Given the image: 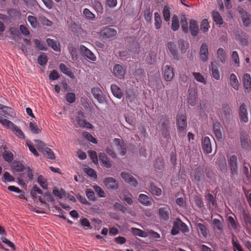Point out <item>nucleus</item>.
Here are the masks:
<instances>
[{
  "instance_id": "nucleus-1",
  "label": "nucleus",
  "mask_w": 251,
  "mask_h": 251,
  "mask_svg": "<svg viewBox=\"0 0 251 251\" xmlns=\"http://www.w3.org/2000/svg\"><path fill=\"white\" fill-rule=\"evenodd\" d=\"M72 120L74 124H75V121H76V125L79 126L86 127L88 129L92 128V125L85 120L83 112L81 111L77 113V115L75 117V120L73 119Z\"/></svg>"
},
{
  "instance_id": "nucleus-2",
  "label": "nucleus",
  "mask_w": 251,
  "mask_h": 251,
  "mask_svg": "<svg viewBox=\"0 0 251 251\" xmlns=\"http://www.w3.org/2000/svg\"><path fill=\"white\" fill-rule=\"evenodd\" d=\"M162 74L166 81H171L174 76L173 68L170 65H165L162 68Z\"/></svg>"
},
{
  "instance_id": "nucleus-3",
  "label": "nucleus",
  "mask_w": 251,
  "mask_h": 251,
  "mask_svg": "<svg viewBox=\"0 0 251 251\" xmlns=\"http://www.w3.org/2000/svg\"><path fill=\"white\" fill-rule=\"evenodd\" d=\"M228 164L230 167L231 173L232 176L237 175V159L235 155L230 156L228 160Z\"/></svg>"
},
{
  "instance_id": "nucleus-4",
  "label": "nucleus",
  "mask_w": 251,
  "mask_h": 251,
  "mask_svg": "<svg viewBox=\"0 0 251 251\" xmlns=\"http://www.w3.org/2000/svg\"><path fill=\"white\" fill-rule=\"evenodd\" d=\"M80 52L87 59L92 61H95L97 60V57L89 49L84 45L80 46Z\"/></svg>"
},
{
  "instance_id": "nucleus-5",
  "label": "nucleus",
  "mask_w": 251,
  "mask_h": 251,
  "mask_svg": "<svg viewBox=\"0 0 251 251\" xmlns=\"http://www.w3.org/2000/svg\"><path fill=\"white\" fill-rule=\"evenodd\" d=\"M208 47L206 43H203L200 50V57L201 60L205 62L208 60Z\"/></svg>"
},
{
  "instance_id": "nucleus-6",
  "label": "nucleus",
  "mask_w": 251,
  "mask_h": 251,
  "mask_svg": "<svg viewBox=\"0 0 251 251\" xmlns=\"http://www.w3.org/2000/svg\"><path fill=\"white\" fill-rule=\"evenodd\" d=\"M240 142L242 148L244 150L251 149V141L247 134H242L241 135Z\"/></svg>"
},
{
  "instance_id": "nucleus-7",
  "label": "nucleus",
  "mask_w": 251,
  "mask_h": 251,
  "mask_svg": "<svg viewBox=\"0 0 251 251\" xmlns=\"http://www.w3.org/2000/svg\"><path fill=\"white\" fill-rule=\"evenodd\" d=\"M239 13L241 15V17L243 25L246 27L250 26L251 25V14H249L247 11L244 10L243 9L240 10L239 11Z\"/></svg>"
},
{
  "instance_id": "nucleus-8",
  "label": "nucleus",
  "mask_w": 251,
  "mask_h": 251,
  "mask_svg": "<svg viewBox=\"0 0 251 251\" xmlns=\"http://www.w3.org/2000/svg\"><path fill=\"white\" fill-rule=\"evenodd\" d=\"M213 131L216 138L218 140H222L223 139L222 131L223 130L221 124L217 122L213 124Z\"/></svg>"
},
{
  "instance_id": "nucleus-9",
  "label": "nucleus",
  "mask_w": 251,
  "mask_h": 251,
  "mask_svg": "<svg viewBox=\"0 0 251 251\" xmlns=\"http://www.w3.org/2000/svg\"><path fill=\"white\" fill-rule=\"evenodd\" d=\"M101 36L105 38H111L114 37L117 34V31L113 28L110 27H105L100 31Z\"/></svg>"
},
{
  "instance_id": "nucleus-10",
  "label": "nucleus",
  "mask_w": 251,
  "mask_h": 251,
  "mask_svg": "<svg viewBox=\"0 0 251 251\" xmlns=\"http://www.w3.org/2000/svg\"><path fill=\"white\" fill-rule=\"evenodd\" d=\"M121 176L125 182L128 183L134 187H136L138 185V182L136 179L131 175L122 172Z\"/></svg>"
},
{
  "instance_id": "nucleus-11",
  "label": "nucleus",
  "mask_w": 251,
  "mask_h": 251,
  "mask_svg": "<svg viewBox=\"0 0 251 251\" xmlns=\"http://www.w3.org/2000/svg\"><path fill=\"white\" fill-rule=\"evenodd\" d=\"M202 149L203 151L207 153H210L212 151V147L210 138L208 137H205L202 140Z\"/></svg>"
},
{
  "instance_id": "nucleus-12",
  "label": "nucleus",
  "mask_w": 251,
  "mask_h": 251,
  "mask_svg": "<svg viewBox=\"0 0 251 251\" xmlns=\"http://www.w3.org/2000/svg\"><path fill=\"white\" fill-rule=\"evenodd\" d=\"M104 183L108 189H117L118 185L115 179L111 177H108L104 180Z\"/></svg>"
},
{
  "instance_id": "nucleus-13",
  "label": "nucleus",
  "mask_w": 251,
  "mask_h": 251,
  "mask_svg": "<svg viewBox=\"0 0 251 251\" xmlns=\"http://www.w3.org/2000/svg\"><path fill=\"white\" fill-rule=\"evenodd\" d=\"M177 125L178 129L181 131H183L187 126L186 117L183 114H179L177 117Z\"/></svg>"
},
{
  "instance_id": "nucleus-14",
  "label": "nucleus",
  "mask_w": 251,
  "mask_h": 251,
  "mask_svg": "<svg viewBox=\"0 0 251 251\" xmlns=\"http://www.w3.org/2000/svg\"><path fill=\"white\" fill-rule=\"evenodd\" d=\"M243 83L246 93H249L251 91V78L250 75L245 74L244 75L243 78Z\"/></svg>"
},
{
  "instance_id": "nucleus-15",
  "label": "nucleus",
  "mask_w": 251,
  "mask_h": 251,
  "mask_svg": "<svg viewBox=\"0 0 251 251\" xmlns=\"http://www.w3.org/2000/svg\"><path fill=\"white\" fill-rule=\"evenodd\" d=\"M167 48L172 55L174 59L178 60L179 56L176 44L172 42H168L167 45Z\"/></svg>"
},
{
  "instance_id": "nucleus-16",
  "label": "nucleus",
  "mask_w": 251,
  "mask_h": 251,
  "mask_svg": "<svg viewBox=\"0 0 251 251\" xmlns=\"http://www.w3.org/2000/svg\"><path fill=\"white\" fill-rule=\"evenodd\" d=\"M158 212L159 215L162 219L165 221L169 220V216L170 215V210L167 205H165L163 207H160L159 209Z\"/></svg>"
},
{
  "instance_id": "nucleus-17",
  "label": "nucleus",
  "mask_w": 251,
  "mask_h": 251,
  "mask_svg": "<svg viewBox=\"0 0 251 251\" xmlns=\"http://www.w3.org/2000/svg\"><path fill=\"white\" fill-rule=\"evenodd\" d=\"M239 115L241 121L244 123L248 122V113L245 104H242L239 109Z\"/></svg>"
},
{
  "instance_id": "nucleus-18",
  "label": "nucleus",
  "mask_w": 251,
  "mask_h": 251,
  "mask_svg": "<svg viewBox=\"0 0 251 251\" xmlns=\"http://www.w3.org/2000/svg\"><path fill=\"white\" fill-rule=\"evenodd\" d=\"M138 201L140 203L146 206L151 205L152 201L151 198L143 194L139 195Z\"/></svg>"
},
{
  "instance_id": "nucleus-19",
  "label": "nucleus",
  "mask_w": 251,
  "mask_h": 251,
  "mask_svg": "<svg viewBox=\"0 0 251 251\" xmlns=\"http://www.w3.org/2000/svg\"><path fill=\"white\" fill-rule=\"evenodd\" d=\"M113 73L116 76L121 78L125 76V70L121 65L116 64L113 67Z\"/></svg>"
},
{
  "instance_id": "nucleus-20",
  "label": "nucleus",
  "mask_w": 251,
  "mask_h": 251,
  "mask_svg": "<svg viewBox=\"0 0 251 251\" xmlns=\"http://www.w3.org/2000/svg\"><path fill=\"white\" fill-rule=\"evenodd\" d=\"M189 28L192 36H196L198 35L199 29L198 23L196 20H190Z\"/></svg>"
},
{
  "instance_id": "nucleus-21",
  "label": "nucleus",
  "mask_w": 251,
  "mask_h": 251,
  "mask_svg": "<svg viewBox=\"0 0 251 251\" xmlns=\"http://www.w3.org/2000/svg\"><path fill=\"white\" fill-rule=\"evenodd\" d=\"M120 198L124 200L125 202L129 205H131L133 203V196L131 193L127 191H124L123 193V196H120Z\"/></svg>"
},
{
  "instance_id": "nucleus-22",
  "label": "nucleus",
  "mask_w": 251,
  "mask_h": 251,
  "mask_svg": "<svg viewBox=\"0 0 251 251\" xmlns=\"http://www.w3.org/2000/svg\"><path fill=\"white\" fill-rule=\"evenodd\" d=\"M91 92L94 98L98 100L99 102H102L103 101L102 92L99 88H93Z\"/></svg>"
},
{
  "instance_id": "nucleus-23",
  "label": "nucleus",
  "mask_w": 251,
  "mask_h": 251,
  "mask_svg": "<svg viewBox=\"0 0 251 251\" xmlns=\"http://www.w3.org/2000/svg\"><path fill=\"white\" fill-rule=\"evenodd\" d=\"M211 71L212 76L216 80H219L220 79V75L218 71V65L216 62H212L211 63Z\"/></svg>"
},
{
  "instance_id": "nucleus-24",
  "label": "nucleus",
  "mask_w": 251,
  "mask_h": 251,
  "mask_svg": "<svg viewBox=\"0 0 251 251\" xmlns=\"http://www.w3.org/2000/svg\"><path fill=\"white\" fill-rule=\"evenodd\" d=\"M229 82L231 86L235 90H238L239 87V82L236 75L232 73L229 76Z\"/></svg>"
},
{
  "instance_id": "nucleus-25",
  "label": "nucleus",
  "mask_w": 251,
  "mask_h": 251,
  "mask_svg": "<svg viewBox=\"0 0 251 251\" xmlns=\"http://www.w3.org/2000/svg\"><path fill=\"white\" fill-rule=\"evenodd\" d=\"M11 167L15 172L18 173H22L26 167L20 162L15 161L12 163Z\"/></svg>"
},
{
  "instance_id": "nucleus-26",
  "label": "nucleus",
  "mask_w": 251,
  "mask_h": 251,
  "mask_svg": "<svg viewBox=\"0 0 251 251\" xmlns=\"http://www.w3.org/2000/svg\"><path fill=\"white\" fill-rule=\"evenodd\" d=\"M175 224L176 227H177L182 232L186 233L189 231L186 225L180 219H177L175 222Z\"/></svg>"
},
{
  "instance_id": "nucleus-27",
  "label": "nucleus",
  "mask_w": 251,
  "mask_h": 251,
  "mask_svg": "<svg viewBox=\"0 0 251 251\" xmlns=\"http://www.w3.org/2000/svg\"><path fill=\"white\" fill-rule=\"evenodd\" d=\"M189 96L188 98V101L189 104L191 106H194L196 104V92L195 90L193 89H189Z\"/></svg>"
},
{
  "instance_id": "nucleus-28",
  "label": "nucleus",
  "mask_w": 251,
  "mask_h": 251,
  "mask_svg": "<svg viewBox=\"0 0 251 251\" xmlns=\"http://www.w3.org/2000/svg\"><path fill=\"white\" fill-rule=\"evenodd\" d=\"M212 17L216 25H221L223 24V20L219 13L215 10L212 12Z\"/></svg>"
},
{
  "instance_id": "nucleus-29",
  "label": "nucleus",
  "mask_w": 251,
  "mask_h": 251,
  "mask_svg": "<svg viewBox=\"0 0 251 251\" xmlns=\"http://www.w3.org/2000/svg\"><path fill=\"white\" fill-rule=\"evenodd\" d=\"M111 90L113 95L118 99H121L123 96V93L121 89L115 84L111 86Z\"/></svg>"
},
{
  "instance_id": "nucleus-30",
  "label": "nucleus",
  "mask_w": 251,
  "mask_h": 251,
  "mask_svg": "<svg viewBox=\"0 0 251 251\" xmlns=\"http://www.w3.org/2000/svg\"><path fill=\"white\" fill-rule=\"evenodd\" d=\"M99 158L106 168H110L111 167L112 165L104 153L100 152L99 153Z\"/></svg>"
},
{
  "instance_id": "nucleus-31",
  "label": "nucleus",
  "mask_w": 251,
  "mask_h": 251,
  "mask_svg": "<svg viewBox=\"0 0 251 251\" xmlns=\"http://www.w3.org/2000/svg\"><path fill=\"white\" fill-rule=\"evenodd\" d=\"M203 176V169L201 166L198 167L195 170L194 179L199 182Z\"/></svg>"
},
{
  "instance_id": "nucleus-32",
  "label": "nucleus",
  "mask_w": 251,
  "mask_h": 251,
  "mask_svg": "<svg viewBox=\"0 0 251 251\" xmlns=\"http://www.w3.org/2000/svg\"><path fill=\"white\" fill-rule=\"evenodd\" d=\"M217 57L223 63H225L226 61V52L224 49L220 48L217 51Z\"/></svg>"
},
{
  "instance_id": "nucleus-33",
  "label": "nucleus",
  "mask_w": 251,
  "mask_h": 251,
  "mask_svg": "<svg viewBox=\"0 0 251 251\" xmlns=\"http://www.w3.org/2000/svg\"><path fill=\"white\" fill-rule=\"evenodd\" d=\"M14 134L20 139H23L25 138V135L22 130L14 124L11 129Z\"/></svg>"
},
{
  "instance_id": "nucleus-34",
  "label": "nucleus",
  "mask_w": 251,
  "mask_h": 251,
  "mask_svg": "<svg viewBox=\"0 0 251 251\" xmlns=\"http://www.w3.org/2000/svg\"><path fill=\"white\" fill-rule=\"evenodd\" d=\"M42 153L49 159L53 160L55 159V155L53 151L48 147L45 148V150L42 152Z\"/></svg>"
},
{
  "instance_id": "nucleus-35",
  "label": "nucleus",
  "mask_w": 251,
  "mask_h": 251,
  "mask_svg": "<svg viewBox=\"0 0 251 251\" xmlns=\"http://www.w3.org/2000/svg\"><path fill=\"white\" fill-rule=\"evenodd\" d=\"M149 190L153 195L159 196L162 194L161 189L153 184H151L149 188Z\"/></svg>"
},
{
  "instance_id": "nucleus-36",
  "label": "nucleus",
  "mask_w": 251,
  "mask_h": 251,
  "mask_svg": "<svg viewBox=\"0 0 251 251\" xmlns=\"http://www.w3.org/2000/svg\"><path fill=\"white\" fill-rule=\"evenodd\" d=\"M46 42L49 46L50 47L55 51H59L60 50V47L58 44L53 39L48 38L46 40Z\"/></svg>"
},
{
  "instance_id": "nucleus-37",
  "label": "nucleus",
  "mask_w": 251,
  "mask_h": 251,
  "mask_svg": "<svg viewBox=\"0 0 251 251\" xmlns=\"http://www.w3.org/2000/svg\"><path fill=\"white\" fill-rule=\"evenodd\" d=\"M171 27L174 31L177 30L179 28V20L176 15H174L172 17Z\"/></svg>"
},
{
  "instance_id": "nucleus-38",
  "label": "nucleus",
  "mask_w": 251,
  "mask_h": 251,
  "mask_svg": "<svg viewBox=\"0 0 251 251\" xmlns=\"http://www.w3.org/2000/svg\"><path fill=\"white\" fill-rule=\"evenodd\" d=\"M162 20L160 14L158 12L154 13V26L156 29H158L161 27Z\"/></svg>"
},
{
  "instance_id": "nucleus-39",
  "label": "nucleus",
  "mask_w": 251,
  "mask_h": 251,
  "mask_svg": "<svg viewBox=\"0 0 251 251\" xmlns=\"http://www.w3.org/2000/svg\"><path fill=\"white\" fill-rule=\"evenodd\" d=\"M2 157L4 160L8 163L11 162L13 160V154L9 151H5Z\"/></svg>"
},
{
  "instance_id": "nucleus-40",
  "label": "nucleus",
  "mask_w": 251,
  "mask_h": 251,
  "mask_svg": "<svg viewBox=\"0 0 251 251\" xmlns=\"http://www.w3.org/2000/svg\"><path fill=\"white\" fill-rule=\"evenodd\" d=\"M1 112L4 114L5 117H13L14 115L13 109L10 107L6 106H4Z\"/></svg>"
},
{
  "instance_id": "nucleus-41",
  "label": "nucleus",
  "mask_w": 251,
  "mask_h": 251,
  "mask_svg": "<svg viewBox=\"0 0 251 251\" xmlns=\"http://www.w3.org/2000/svg\"><path fill=\"white\" fill-rule=\"evenodd\" d=\"M0 123L5 127L10 129H11L12 126L14 125V123L4 119L2 116H0Z\"/></svg>"
},
{
  "instance_id": "nucleus-42",
  "label": "nucleus",
  "mask_w": 251,
  "mask_h": 251,
  "mask_svg": "<svg viewBox=\"0 0 251 251\" xmlns=\"http://www.w3.org/2000/svg\"><path fill=\"white\" fill-rule=\"evenodd\" d=\"M193 75L195 79L198 82H201L204 84L206 83V80L204 76L200 73H193Z\"/></svg>"
},
{
  "instance_id": "nucleus-43",
  "label": "nucleus",
  "mask_w": 251,
  "mask_h": 251,
  "mask_svg": "<svg viewBox=\"0 0 251 251\" xmlns=\"http://www.w3.org/2000/svg\"><path fill=\"white\" fill-rule=\"evenodd\" d=\"M197 226L201 233L204 237H206L207 235V230L206 226L202 224L198 223Z\"/></svg>"
},
{
  "instance_id": "nucleus-44",
  "label": "nucleus",
  "mask_w": 251,
  "mask_h": 251,
  "mask_svg": "<svg viewBox=\"0 0 251 251\" xmlns=\"http://www.w3.org/2000/svg\"><path fill=\"white\" fill-rule=\"evenodd\" d=\"M163 15L164 20L166 22H168L170 19V11L168 6H164Z\"/></svg>"
},
{
  "instance_id": "nucleus-45",
  "label": "nucleus",
  "mask_w": 251,
  "mask_h": 251,
  "mask_svg": "<svg viewBox=\"0 0 251 251\" xmlns=\"http://www.w3.org/2000/svg\"><path fill=\"white\" fill-rule=\"evenodd\" d=\"M231 59L235 64L236 66L239 67L240 66V60L237 51H233L231 54Z\"/></svg>"
},
{
  "instance_id": "nucleus-46",
  "label": "nucleus",
  "mask_w": 251,
  "mask_h": 251,
  "mask_svg": "<svg viewBox=\"0 0 251 251\" xmlns=\"http://www.w3.org/2000/svg\"><path fill=\"white\" fill-rule=\"evenodd\" d=\"M83 137L87 139L89 141L92 142L93 144H97V141L95 138H94L90 133L88 132H84L82 133Z\"/></svg>"
},
{
  "instance_id": "nucleus-47",
  "label": "nucleus",
  "mask_w": 251,
  "mask_h": 251,
  "mask_svg": "<svg viewBox=\"0 0 251 251\" xmlns=\"http://www.w3.org/2000/svg\"><path fill=\"white\" fill-rule=\"evenodd\" d=\"M201 29L203 32H206L208 31L209 28V25L208 20L206 19H203L200 26Z\"/></svg>"
},
{
  "instance_id": "nucleus-48",
  "label": "nucleus",
  "mask_w": 251,
  "mask_h": 251,
  "mask_svg": "<svg viewBox=\"0 0 251 251\" xmlns=\"http://www.w3.org/2000/svg\"><path fill=\"white\" fill-rule=\"evenodd\" d=\"M2 180L4 182H12L14 180V178L9 173L5 172L3 174Z\"/></svg>"
},
{
  "instance_id": "nucleus-49",
  "label": "nucleus",
  "mask_w": 251,
  "mask_h": 251,
  "mask_svg": "<svg viewBox=\"0 0 251 251\" xmlns=\"http://www.w3.org/2000/svg\"><path fill=\"white\" fill-rule=\"evenodd\" d=\"M228 221L232 228L235 231H238V226L234 218L231 216H228L227 218Z\"/></svg>"
},
{
  "instance_id": "nucleus-50",
  "label": "nucleus",
  "mask_w": 251,
  "mask_h": 251,
  "mask_svg": "<svg viewBox=\"0 0 251 251\" xmlns=\"http://www.w3.org/2000/svg\"><path fill=\"white\" fill-rule=\"evenodd\" d=\"M26 145L28 147L29 150L34 154V156L37 157L39 156V153L30 141H27L26 142Z\"/></svg>"
},
{
  "instance_id": "nucleus-51",
  "label": "nucleus",
  "mask_w": 251,
  "mask_h": 251,
  "mask_svg": "<svg viewBox=\"0 0 251 251\" xmlns=\"http://www.w3.org/2000/svg\"><path fill=\"white\" fill-rule=\"evenodd\" d=\"M27 20L32 27L36 28L38 26V23L36 17L30 15L28 16Z\"/></svg>"
},
{
  "instance_id": "nucleus-52",
  "label": "nucleus",
  "mask_w": 251,
  "mask_h": 251,
  "mask_svg": "<svg viewBox=\"0 0 251 251\" xmlns=\"http://www.w3.org/2000/svg\"><path fill=\"white\" fill-rule=\"evenodd\" d=\"M39 19L41 23L44 25L50 26L52 25V22L44 16H40Z\"/></svg>"
},
{
  "instance_id": "nucleus-53",
  "label": "nucleus",
  "mask_w": 251,
  "mask_h": 251,
  "mask_svg": "<svg viewBox=\"0 0 251 251\" xmlns=\"http://www.w3.org/2000/svg\"><path fill=\"white\" fill-rule=\"evenodd\" d=\"M29 128L32 133L33 134H38L40 132V129L38 127L36 123L30 122L29 123Z\"/></svg>"
},
{
  "instance_id": "nucleus-54",
  "label": "nucleus",
  "mask_w": 251,
  "mask_h": 251,
  "mask_svg": "<svg viewBox=\"0 0 251 251\" xmlns=\"http://www.w3.org/2000/svg\"><path fill=\"white\" fill-rule=\"evenodd\" d=\"M37 182L43 189H47L46 181L42 176L40 175L38 176Z\"/></svg>"
},
{
  "instance_id": "nucleus-55",
  "label": "nucleus",
  "mask_w": 251,
  "mask_h": 251,
  "mask_svg": "<svg viewBox=\"0 0 251 251\" xmlns=\"http://www.w3.org/2000/svg\"><path fill=\"white\" fill-rule=\"evenodd\" d=\"M93 188L95 190V192L97 193L99 197H105L106 196L104 191L100 186L97 185H94L93 186Z\"/></svg>"
},
{
  "instance_id": "nucleus-56",
  "label": "nucleus",
  "mask_w": 251,
  "mask_h": 251,
  "mask_svg": "<svg viewBox=\"0 0 251 251\" xmlns=\"http://www.w3.org/2000/svg\"><path fill=\"white\" fill-rule=\"evenodd\" d=\"M34 142L38 150L41 152L45 150V148H47L45 144L40 140H35Z\"/></svg>"
},
{
  "instance_id": "nucleus-57",
  "label": "nucleus",
  "mask_w": 251,
  "mask_h": 251,
  "mask_svg": "<svg viewBox=\"0 0 251 251\" xmlns=\"http://www.w3.org/2000/svg\"><path fill=\"white\" fill-rule=\"evenodd\" d=\"M154 167L158 170H161L164 167L163 160L162 158H158L154 163Z\"/></svg>"
},
{
  "instance_id": "nucleus-58",
  "label": "nucleus",
  "mask_w": 251,
  "mask_h": 251,
  "mask_svg": "<svg viewBox=\"0 0 251 251\" xmlns=\"http://www.w3.org/2000/svg\"><path fill=\"white\" fill-rule=\"evenodd\" d=\"M114 208L116 210H119L122 212H125L127 210V208L122 203L117 202L114 205Z\"/></svg>"
},
{
  "instance_id": "nucleus-59",
  "label": "nucleus",
  "mask_w": 251,
  "mask_h": 251,
  "mask_svg": "<svg viewBox=\"0 0 251 251\" xmlns=\"http://www.w3.org/2000/svg\"><path fill=\"white\" fill-rule=\"evenodd\" d=\"M232 245L233 246V250L234 251H244L241 245L238 242L237 240H234L233 238L232 239Z\"/></svg>"
},
{
  "instance_id": "nucleus-60",
  "label": "nucleus",
  "mask_w": 251,
  "mask_h": 251,
  "mask_svg": "<svg viewBox=\"0 0 251 251\" xmlns=\"http://www.w3.org/2000/svg\"><path fill=\"white\" fill-rule=\"evenodd\" d=\"M83 13L85 17L88 19L93 20L95 18V14H93L87 8H85L83 10Z\"/></svg>"
},
{
  "instance_id": "nucleus-61",
  "label": "nucleus",
  "mask_w": 251,
  "mask_h": 251,
  "mask_svg": "<svg viewBox=\"0 0 251 251\" xmlns=\"http://www.w3.org/2000/svg\"><path fill=\"white\" fill-rule=\"evenodd\" d=\"M212 223L214 227L220 231L223 229V224L220 220L218 219H214Z\"/></svg>"
},
{
  "instance_id": "nucleus-62",
  "label": "nucleus",
  "mask_w": 251,
  "mask_h": 251,
  "mask_svg": "<svg viewBox=\"0 0 251 251\" xmlns=\"http://www.w3.org/2000/svg\"><path fill=\"white\" fill-rule=\"evenodd\" d=\"M89 156L95 164H97L98 162V156L96 152L94 151L89 150L88 151Z\"/></svg>"
},
{
  "instance_id": "nucleus-63",
  "label": "nucleus",
  "mask_w": 251,
  "mask_h": 251,
  "mask_svg": "<svg viewBox=\"0 0 251 251\" xmlns=\"http://www.w3.org/2000/svg\"><path fill=\"white\" fill-rule=\"evenodd\" d=\"M84 172L89 176L93 178H96L97 177L96 173L93 169L90 168H84Z\"/></svg>"
},
{
  "instance_id": "nucleus-64",
  "label": "nucleus",
  "mask_w": 251,
  "mask_h": 251,
  "mask_svg": "<svg viewBox=\"0 0 251 251\" xmlns=\"http://www.w3.org/2000/svg\"><path fill=\"white\" fill-rule=\"evenodd\" d=\"M48 61V58L45 54H41L38 58V62L41 66H43L46 64Z\"/></svg>"
}]
</instances>
